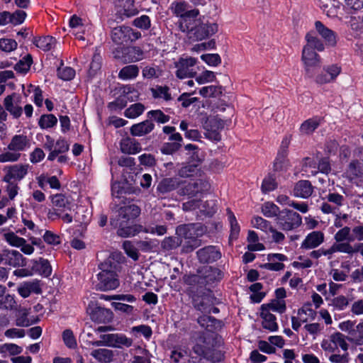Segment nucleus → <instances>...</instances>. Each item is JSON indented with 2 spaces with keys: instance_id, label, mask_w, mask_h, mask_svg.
I'll use <instances>...</instances> for the list:
<instances>
[{
  "instance_id": "nucleus-1",
  "label": "nucleus",
  "mask_w": 363,
  "mask_h": 363,
  "mask_svg": "<svg viewBox=\"0 0 363 363\" xmlns=\"http://www.w3.org/2000/svg\"><path fill=\"white\" fill-rule=\"evenodd\" d=\"M180 30L186 34L192 40H202L218 31V25L216 23L203 22L198 17L185 21L181 25Z\"/></svg>"
},
{
  "instance_id": "nucleus-2",
  "label": "nucleus",
  "mask_w": 363,
  "mask_h": 363,
  "mask_svg": "<svg viewBox=\"0 0 363 363\" xmlns=\"http://www.w3.org/2000/svg\"><path fill=\"white\" fill-rule=\"evenodd\" d=\"M140 213V208L134 203H128L121 206L118 210V220L111 221V225L118 228V235L121 237L135 235L137 230L129 223H131Z\"/></svg>"
},
{
  "instance_id": "nucleus-3",
  "label": "nucleus",
  "mask_w": 363,
  "mask_h": 363,
  "mask_svg": "<svg viewBox=\"0 0 363 363\" xmlns=\"http://www.w3.org/2000/svg\"><path fill=\"white\" fill-rule=\"evenodd\" d=\"M101 272L98 274V288L101 291L114 290L118 287L120 282L118 273L119 264L113 257H108L100 265Z\"/></svg>"
},
{
  "instance_id": "nucleus-4",
  "label": "nucleus",
  "mask_w": 363,
  "mask_h": 363,
  "mask_svg": "<svg viewBox=\"0 0 363 363\" xmlns=\"http://www.w3.org/2000/svg\"><path fill=\"white\" fill-rule=\"evenodd\" d=\"M89 344L96 347L105 346L122 349L130 347L133 344V340L123 334L111 333L103 335L101 336L100 340L89 342Z\"/></svg>"
},
{
  "instance_id": "nucleus-5",
  "label": "nucleus",
  "mask_w": 363,
  "mask_h": 363,
  "mask_svg": "<svg viewBox=\"0 0 363 363\" xmlns=\"http://www.w3.org/2000/svg\"><path fill=\"white\" fill-rule=\"evenodd\" d=\"M320 347L325 354H331L335 353L339 347L344 352H347L349 349V344L342 333L335 332L321 341Z\"/></svg>"
},
{
  "instance_id": "nucleus-6",
  "label": "nucleus",
  "mask_w": 363,
  "mask_h": 363,
  "mask_svg": "<svg viewBox=\"0 0 363 363\" xmlns=\"http://www.w3.org/2000/svg\"><path fill=\"white\" fill-rule=\"evenodd\" d=\"M177 235L179 237H184L189 240L188 245L185 246L186 252L191 251L199 245V242L196 238L202 234V230L199 232V225L196 224H190L180 225L177 228Z\"/></svg>"
},
{
  "instance_id": "nucleus-7",
  "label": "nucleus",
  "mask_w": 363,
  "mask_h": 363,
  "mask_svg": "<svg viewBox=\"0 0 363 363\" xmlns=\"http://www.w3.org/2000/svg\"><path fill=\"white\" fill-rule=\"evenodd\" d=\"M170 10L177 17H179V27L185 21L191 20L194 17H198L199 11L196 9H189V5L184 1H174L170 6Z\"/></svg>"
},
{
  "instance_id": "nucleus-8",
  "label": "nucleus",
  "mask_w": 363,
  "mask_h": 363,
  "mask_svg": "<svg viewBox=\"0 0 363 363\" xmlns=\"http://www.w3.org/2000/svg\"><path fill=\"white\" fill-rule=\"evenodd\" d=\"M3 237L9 245L20 248L25 255H30L34 252L35 249L33 245L28 243L25 238L18 236L16 233L7 231L4 233Z\"/></svg>"
},
{
  "instance_id": "nucleus-9",
  "label": "nucleus",
  "mask_w": 363,
  "mask_h": 363,
  "mask_svg": "<svg viewBox=\"0 0 363 363\" xmlns=\"http://www.w3.org/2000/svg\"><path fill=\"white\" fill-rule=\"evenodd\" d=\"M301 61L309 77H312L314 69L320 65V56L308 46H304L303 48Z\"/></svg>"
},
{
  "instance_id": "nucleus-10",
  "label": "nucleus",
  "mask_w": 363,
  "mask_h": 363,
  "mask_svg": "<svg viewBox=\"0 0 363 363\" xmlns=\"http://www.w3.org/2000/svg\"><path fill=\"white\" fill-rule=\"evenodd\" d=\"M277 224L284 230H291L301 224V217L296 212L284 211L277 218Z\"/></svg>"
},
{
  "instance_id": "nucleus-11",
  "label": "nucleus",
  "mask_w": 363,
  "mask_h": 363,
  "mask_svg": "<svg viewBox=\"0 0 363 363\" xmlns=\"http://www.w3.org/2000/svg\"><path fill=\"white\" fill-rule=\"evenodd\" d=\"M29 164H16L4 167V182H18L22 180L28 174Z\"/></svg>"
},
{
  "instance_id": "nucleus-12",
  "label": "nucleus",
  "mask_w": 363,
  "mask_h": 363,
  "mask_svg": "<svg viewBox=\"0 0 363 363\" xmlns=\"http://www.w3.org/2000/svg\"><path fill=\"white\" fill-rule=\"evenodd\" d=\"M197 62V60L192 57H182L175 62L176 76L179 79L192 77L195 72H192L193 67Z\"/></svg>"
},
{
  "instance_id": "nucleus-13",
  "label": "nucleus",
  "mask_w": 363,
  "mask_h": 363,
  "mask_svg": "<svg viewBox=\"0 0 363 363\" xmlns=\"http://www.w3.org/2000/svg\"><path fill=\"white\" fill-rule=\"evenodd\" d=\"M344 175L351 183L362 186L363 184V160H354L350 162Z\"/></svg>"
},
{
  "instance_id": "nucleus-14",
  "label": "nucleus",
  "mask_w": 363,
  "mask_h": 363,
  "mask_svg": "<svg viewBox=\"0 0 363 363\" xmlns=\"http://www.w3.org/2000/svg\"><path fill=\"white\" fill-rule=\"evenodd\" d=\"M224 127V122L217 118L208 119L204 124L205 136L213 142H218L221 139L220 131Z\"/></svg>"
},
{
  "instance_id": "nucleus-15",
  "label": "nucleus",
  "mask_w": 363,
  "mask_h": 363,
  "mask_svg": "<svg viewBox=\"0 0 363 363\" xmlns=\"http://www.w3.org/2000/svg\"><path fill=\"white\" fill-rule=\"evenodd\" d=\"M341 72V67L337 65H331L323 67L322 72L315 77V82L324 84L333 82Z\"/></svg>"
},
{
  "instance_id": "nucleus-16",
  "label": "nucleus",
  "mask_w": 363,
  "mask_h": 363,
  "mask_svg": "<svg viewBox=\"0 0 363 363\" xmlns=\"http://www.w3.org/2000/svg\"><path fill=\"white\" fill-rule=\"evenodd\" d=\"M215 203L211 201V203L208 201L202 203L200 200L191 199L183 203V208L185 211L194 210L199 208L201 212L208 216L213 215L216 209L214 208Z\"/></svg>"
},
{
  "instance_id": "nucleus-17",
  "label": "nucleus",
  "mask_w": 363,
  "mask_h": 363,
  "mask_svg": "<svg viewBox=\"0 0 363 363\" xmlns=\"http://www.w3.org/2000/svg\"><path fill=\"white\" fill-rule=\"evenodd\" d=\"M314 25L316 32L324 40L326 45L332 47L336 45L337 35L333 30L319 21H316Z\"/></svg>"
},
{
  "instance_id": "nucleus-18",
  "label": "nucleus",
  "mask_w": 363,
  "mask_h": 363,
  "mask_svg": "<svg viewBox=\"0 0 363 363\" xmlns=\"http://www.w3.org/2000/svg\"><path fill=\"white\" fill-rule=\"evenodd\" d=\"M69 25L72 29V34L75 37L81 40H84V34L85 33L88 25L85 23V21L77 15H73L69 21Z\"/></svg>"
},
{
  "instance_id": "nucleus-19",
  "label": "nucleus",
  "mask_w": 363,
  "mask_h": 363,
  "mask_svg": "<svg viewBox=\"0 0 363 363\" xmlns=\"http://www.w3.org/2000/svg\"><path fill=\"white\" fill-rule=\"evenodd\" d=\"M131 35L138 38V35L133 32V30L128 26H119L114 28L112 30L111 37L113 40L121 44L131 39Z\"/></svg>"
},
{
  "instance_id": "nucleus-20",
  "label": "nucleus",
  "mask_w": 363,
  "mask_h": 363,
  "mask_svg": "<svg viewBox=\"0 0 363 363\" xmlns=\"http://www.w3.org/2000/svg\"><path fill=\"white\" fill-rule=\"evenodd\" d=\"M286 260V256L283 254H269L267 255L268 262L264 264L262 267L272 271H280L284 267V264L282 262Z\"/></svg>"
},
{
  "instance_id": "nucleus-21",
  "label": "nucleus",
  "mask_w": 363,
  "mask_h": 363,
  "mask_svg": "<svg viewBox=\"0 0 363 363\" xmlns=\"http://www.w3.org/2000/svg\"><path fill=\"white\" fill-rule=\"evenodd\" d=\"M6 109L14 117L18 118L21 115V97L17 94L8 96L4 99Z\"/></svg>"
},
{
  "instance_id": "nucleus-22",
  "label": "nucleus",
  "mask_w": 363,
  "mask_h": 363,
  "mask_svg": "<svg viewBox=\"0 0 363 363\" xmlns=\"http://www.w3.org/2000/svg\"><path fill=\"white\" fill-rule=\"evenodd\" d=\"M197 256L202 262H212L220 258V251L214 246H208L197 252Z\"/></svg>"
},
{
  "instance_id": "nucleus-23",
  "label": "nucleus",
  "mask_w": 363,
  "mask_h": 363,
  "mask_svg": "<svg viewBox=\"0 0 363 363\" xmlns=\"http://www.w3.org/2000/svg\"><path fill=\"white\" fill-rule=\"evenodd\" d=\"M324 241V234L321 231H313L307 235L301 243V248L313 249L318 247Z\"/></svg>"
},
{
  "instance_id": "nucleus-24",
  "label": "nucleus",
  "mask_w": 363,
  "mask_h": 363,
  "mask_svg": "<svg viewBox=\"0 0 363 363\" xmlns=\"http://www.w3.org/2000/svg\"><path fill=\"white\" fill-rule=\"evenodd\" d=\"M31 262L33 274H39L45 277H48L51 275L52 267L47 259L40 258L38 260L33 259Z\"/></svg>"
},
{
  "instance_id": "nucleus-25",
  "label": "nucleus",
  "mask_w": 363,
  "mask_h": 363,
  "mask_svg": "<svg viewBox=\"0 0 363 363\" xmlns=\"http://www.w3.org/2000/svg\"><path fill=\"white\" fill-rule=\"evenodd\" d=\"M18 294L23 298H27L31 293L40 294L41 288L38 280L26 281L21 284L18 288Z\"/></svg>"
},
{
  "instance_id": "nucleus-26",
  "label": "nucleus",
  "mask_w": 363,
  "mask_h": 363,
  "mask_svg": "<svg viewBox=\"0 0 363 363\" xmlns=\"http://www.w3.org/2000/svg\"><path fill=\"white\" fill-rule=\"evenodd\" d=\"M6 262L10 266L23 267L26 265V258L18 251L8 250L4 251Z\"/></svg>"
},
{
  "instance_id": "nucleus-27",
  "label": "nucleus",
  "mask_w": 363,
  "mask_h": 363,
  "mask_svg": "<svg viewBox=\"0 0 363 363\" xmlns=\"http://www.w3.org/2000/svg\"><path fill=\"white\" fill-rule=\"evenodd\" d=\"M260 316L262 318V325L264 329L271 332L277 330L278 324L274 315L267 311V309L260 308Z\"/></svg>"
},
{
  "instance_id": "nucleus-28",
  "label": "nucleus",
  "mask_w": 363,
  "mask_h": 363,
  "mask_svg": "<svg viewBox=\"0 0 363 363\" xmlns=\"http://www.w3.org/2000/svg\"><path fill=\"white\" fill-rule=\"evenodd\" d=\"M313 193V186L310 182L301 180L297 182L294 189V195L296 197L306 199Z\"/></svg>"
},
{
  "instance_id": "nucleus-29",
  "label": "nucleus",
  "mask_w": 363,
  "mask_h": 363,
  "mask_svg": "<svg viewBox=\"0 0 363 363\" xmlns=\"http://www.w3.org/2000/svg\"><path fill=\"white\" fill-rule=\"evenodd\" d=\"M120 147L122 152L128 155H135L141 150L140 144L130 138H125L121 140Z\"/></svg>"
},
{
  "instance_id": "nucleus-30",
  "label": "nucleus",
  "mask_w": 363,
  "mask_h": 363,
  "mask_svg": "<svg viewBox=\"0 0 363 363\" xmlns=\"http://www.w3.org/2000/svg\"><path fill=\"white\" fill-rule=\"evenodd\" d=\"M154 128V124L147 120L135 124L130 128V133L133 136L140 137L150 133Z\"/></svg>"
},
{
  "instance_id": "nucleus-31",
  "label": "nucleus",
  "mask_w": 363,
  "mask_h": 363,
  "mask_svg": "<svg viewBox=\"0 0 363 363\" xmlns=\"http://www.w3.org/2000/svg\"><path fill=\"white\" fill-rule=\"evenodd\" d=\"M30 146L29 140L25 135H15L10 144L9 145V149L13 151H23L28 148Z\"/></svg>"
},
{
  "instance_id": "nucleus-32",
  "label": "nucleus",
  "mask_w": 363,
  "mask_h": 363,
  "mask_svg": "<svg viewBox=\"0 0 363 363\" xmlns=\"http://www.w3.org/2000/svg\"><path fill=\"white\" fill-rule=\"evenodd\" d=\"M346 339L356 346L363 345V321L359 323L352 330L350 331V337Z\"/></svg>"
},
{
  "instance_id": "nucleus-33",
  "label": "nucleus",
  "mask_w": 363,
  "mask_h": 363,
  "mask_svg": "<svg viewBox=\"0 0 363 363\" xmlns=\"http://www.w3.org/2000/svg\"><path fill=\"white\" fill-rule=\"evenodd\" d=\"M51 201L56 209L61 211H71L72 206L69 200L62 194H55L52 196Z\"/></svg>"
},
{
  "instance_id": "nucleus-34",
  "label": "nucleus",
  "mask_w": 363,
  "mask_h": 363,
  "mask_svg": "<svg viewBox=\"0 0 363 363\" xmlns=\"http://www.w3.org/2000/svg\"><path fill=\"white\" fill-rule=\"evenodd\" d=\"M319 6L329 18H335L338 14V6L335 0H320Z\"/></svg>"
},
{
  "instance_id": "nucleus-35",
  "label": "nucleus",
  "mask_w": 363,
  "mask_h": 363,
  "mask_svg": "<svg viewBox=\"0 0 363 363\" xmlns=\"http://www.w3.org/2000/svg\"><path fill=\"white\" fill-rule=\"evenodd\" d=\"M261 308L267 309L269 312H275L278 313H284L286 311V306L284 300L272 299L269 303L262 304Z\"/></svg>"
},
{
  "instance_id": "nucleus-36",
  "label": "nucleus",
  "mask_w": 363,
  "mask_h": 363,
  "mask_svg": "<svg viewBox=\"0 0 363 363\" xmlns=\"http://www.w3.org/2000/svg\"><path fill=\"white\" fill-rule=\"evenodd\" d=\"M91 355L101 363H108L113 359V352L108 349H96L91 351Z\"/></svg>"
},
{
  "instance_id": "nucleus-37",
  "label": "nucleus",
  "mask_w": 363,
  "mask_h": 363,
  "mask_svg": "<svg viewBox=\"0 0 363 363\" xmlns=\"http://www.w3.org/2000/svg\"><path fill=\"white\" fill-rule=\"evenodd\" d=\"M179 185V182L176 178H167L162 180L157 186V191L162 194H166L176 189Z\"/></svg>"
},
{
  "instance_id": "nucleus-38",
  "label": "nucleus",
  "mask_w": 363,
  "mask_h": 363,
  "mask_svg": "<svg viewBox=\"0 0 363 363\" xmlns=\"http://www.w3.org/2000/svg\"><path fill=\"white\" fill-rule=\"evenodd\" d=\"M129 352L133 355L131 363H151L147 356V351L140 347L130 349Z\"/></svg>"
},
{
  "instance_id": "nucleus-39",
  "label": "nucleus",
  "mask_w": 363,
  "mask_h": 363,
  "mask_svg": "<svg viewBox=\"0 0 363 363\" xmlns=\"http://www.w3.org/2000/svg\"><path fill=\"white\" fill-rule=\"evenodd\" d=\"M317 166L318 157L315 159L309 157L306 158L302 168V172H304L303 173V175H306L307 177L315 175L318 173Z\"/></svg>"
},
{
  "instance_id": "nucleus-40",
  "label": "nucleus",
  "mask_w": 363,
  "mask_h": 363,
  "mask_svg": "<svg viewBox=\"0 0 363 363\" xmlns=\"http://www.w3.org/2000/svg\"><path fill=\"white\" fill-rule=\"evenodd\" d=\"M198 323L208 331H213L220 326V323L214 318L203 315L199 317Z\"/></svg>"
},
{
  "instance_id": "nucleus-41",
  "label": "nucleus",
  "mask_w": 363,
  "mask_h": 363,
  "mask_svg": "<svg viewBox=\"0 0 363 363\" xmlns=\"http://www.w3.org/2000/svg\"><path fill=\"white\" fill-rule=\"evenodd\" d=\"M201 181L189 183L179 189V194L181 195H188L191 196H196L198 193L201 191Z\"/></svg>"
},
{
  "instance_id": "nucleus-42",
  "label": "nucleus",
  "mask_w": 363,
  "mask_h": 363,
  "mask_svg": "<svg viewBox=\"0 0 363 363\" xmlns=\"http://www.w3.org/2000/svg\"><path fill=\"white\" fill-rule=\"evenodd\" d=\"M16 304L13 297L6 294V288L0 285V308L11 309Z\"/></svg>"
},
{
  "instance_id": "nucleus-43",
  "label": "nucleus",
  "mask_w": 363,
  "mask_h": 363,
  "mask_svg": "<svg viewBox=\"0 0 363 363\" xmlns=\"http://www.w3.org/2000/svg\"><path fill=\"white\" fill-rule=\"evenodd\" d=\"M306 40L307 44L305 46H308L314 50L323 51L325 46L322 40L315 35L314 33L311 31L308 32L306 35Z\"/></svg>"
},
{
  "instance_id": "nucleus-44",
  "label": "nucleus",
  "mask_w": 363,
  "mask_h": 363,
  "mask_svg": "<svg viewBox=\"0 0 363 363\" xmlns=\"http://www.w3.org/2000/svg\"><path fill=\"white\" fill-rule=\"evenodd\" d=\"M123 60L125 62H135L142 60L143 52L139 48H127L123 51Z\"/></svg>"
},
{
  "instance_id": "nucleus-45",
  "label": "nucleus",
  "mask_w": 363,
  "mask_h": 363,
  "mask_svg": "<svg viewBox=\"0 0 363 363\" xmlns=\"http://www.w3.org/2000/svg\"><path fill=\"white\" fill-rule=\"evenodd\" d=\"M139 73V69L136 65H128L121 69L118 74L120 79L130 80L135 78Z\"/></svg>"
},
{
  "instance_id": "nucleus-46",
  "label": "nucleus",
  "mask_w": 363,
  "mask_h": 363,
  "mask_svg": "<svg viewBox=\"0 0 363 363\" xmlns=\"http://www.w3.org/2000/svg\"><path fill=\"white\" fill-rule=\"evenodd\" d=\"M33 43L36 47L43 50L48 51L52 49L55 43V40L51 36H45L35 39Z\"/></svg>"
},
{
  "instance_id": "nucleus-47",
  "label": "nucleus",
  "mask_w": 363,
  "mask_h": 363,
  "mask_svg": "<svg viewBox=\"0 0 363 363\" xmlns=\"http://www.w3.org/2000/svg\"><path fill=\"white\" fill-rule=\"evenodd\" d=\"M320 123V119L318 118H310L301 124L300 130L303 134H311L318 128Z\"/></svg>"
},
{
  "instance_id": "nucleus-48",
  "label": "nucleus",
  "mask_w": 363,
  "mask_h": 363,
  "mask_svg": "<svg viewBox=\"0 0 363 363\" xmlns=\"http://www.w3.org/2000/svg\"><path fill=\"white\" fill-rule=\"evenodd\" d=\"M145 111V106L140 103H136L130 106L124 112L125 117L135 118L140 116Z\"/></svg>"
},
{
  "instance_id": "nucleus-49",
  "label": "nucleus",
  "mask_w": 363,
  "mask_h": 363,
  "mask_svg": "<svg viewBox=\"0 0 363 363\" xmlns=\"http://www.w3.org/2000/svg\"><path fill=\"white\" fill-rule=\"evenodd\" d=\"M23 351L22 347L13 343H5L0 345V353L4 357L7 354L10 355H16L21 353Z\"/></svg>"
},
{
  "instance_id": "nucleus-50",
  "label": "nucleus",
  "mask_w": 363,
  "mask_h": 363,
  "mask_svg": "<svg viewBox=\"0 0 363 363\" xmlns=\"http://www.w3.org/2000/svg\"><path fill=\"white\" fill-rule=\"evenodd\" d=\"M298 315L303 322H307L308 320H314L316 313L311 308L309 304L304 305L298 311Z\"/></svg>"
},
{
  "instance_id": "nucleus-51",
  "label": "nucleus",
  "mask_w": 363,
  "mask_h": 363,
  "mask_svg": "<svg viewBox=\"0 0 363 363\" xmlns=\"http://www.w3.org/2000/svg\"><path fill=\"white\" fill-rule=\"evenodd\" d=\"M222 93V87L219 86H203L199 90V94L203 97H216Z\"/></svg>"
},
{
  "instance_id": "nucleus-52",
  "label": "nucleus",
  "mask_w": 363,
  "mask_h": 363,
  "mask_svg": "<svg viewBox=\"0 0 363 363\" xmlns=\"http://www.w3.org/2000/svg\"><path fill=\"white\" fill-rule=\"evenodd\" d=\"M336 252H342L346 253L349 255H353L354 253H357L356 250V244L352 246L350 242H337L335 241V243L333 244Z\"/></svg>"
},
{
  "instance_id": "nucleus-53",
  "label": "nucleus",
  "mask_w": 363,
  "mask_h": 363,
  "mask_svg": "<svg viewBox=\"0 0 363 363\" xmlns=\"http://www.w3.org/2000/svg\"><path fill=\"white\" fill-rule=\"evenodd\" d=\"M151 92L155 99H162L166 101L171 99V94L167 86H156L151 89Z\"/></svg>"
},
{
  "instance_id": "nucleus-54",
  "label": "nucleus",
  "mask_w": 363,
  "mask_h": 363,
  "mask_svg": "<svg viewBox=\"0 0 363 363\" xmlns=\"http://www.w3.org/2000/svg\"><path fill=\"white\" fill-rule=\"evenodd\" d=\"M330 305L336 311H344L349 305L348 298L343 296H337L331 300Z\"/></svg>"
},
{
  "instance_id": "nucleus-55",
  "label": "nucleus",
  "mask_w": 363,
  "mask_h": 363,
  "mask_svg": "<svg viewBox=\"0 0 363 363\" xmlns=\"http://www.w3.org/2000/svg\"><path fill=\"white\" fill-rule=\"evenodd\" d=\"M200 170L197 165L195 164H186L181 167L179 170V175L182 177H189L194 175H198Z\"/></svg>"
},
{
  "instance_id": "nucleus-56",
  "label": "nucleus",
  "mask_w": 363,
  "mask_h": 363,
  "mask_svg": "<svg viewBox=\"0 0 363 363\" xmlns=\"http://www.w3.org/2000/svg\"><path fill=\"white\" fill-rule=\"evenodd\" d=\"M57 123V119L52 114L43 115L39 120V125L43 129L52 128Z\"/></svg>"
},
{
  "instance_id": "nucleus-57",
  "label": "nucleus",
  "mask_w": 363,
  "mask_h": 363,
  "mask_svg": "<svg viewBox=\"0 0 363 363\" xmlns=\"http://www.w3.org/2000/svg\"><path fill=\"white\" fill-rule=\"evenodd\" d=\"M32 62L31 55H27L15 65V69L18 72L26 73L30 69Z\"/></svg>"
},
{
  "instance_id": "nucleus-58",
  "label": "nucleus",
  "mask_w": 363,
  "mask_h": 363,
  "mask_svg": "<svg viewBox=\"0 0 363 363\" xmlns=\"http://www.w3.org/2000/svg\"><path fill=\"white\" fill-rule=\"evenodd\" d=\"M182 244V240L178 237H168L162 242V247L165 250L176 249Z\"/></svg>"
},
{
  "instance_id": "nucleus-59",
  "label": "nucleus",
  "mask_w": 363,
  "mask_h": 363,
  "mask_svg": "<svg viewBox=\"0 0 363 363\" xmlns=\"http://www.w3.org/2000/svg\"><path fill=\"white\" fill-rule=\"evenodd\" d=\"M16 41L11 38H0V50L5 52H11L17 48Z\"/></svg>"
},
{
  "instance_id": "nucleus-60",
  "label": "nucleus",
  "mask_w": 363,
  "mask_h": 363,
  "mask_svg": "<svg viewBox=\"0 0 363 363\" xmlns=\"http://www.w3.org/2000/svg\"><path fill=\"white\" fill-rule=\"evenodd\" d=\"M262 212L264 216L272 218L278 215L279 208L273 203L266 202L262 207Z\"/></svg>"
},
{
  "instance_id": "nucleus-61",
  "label": "nucleus",
  "mask_w": 363,
  "mask_h": 363,
  "mask_svg": "<svg viewBox=\"0 0 363 363\" xmlns=\"http://www.w3.org/2000/svg\"><path fill=\"white\" fill-rule=\"evenodd\" d=\"M188 357V352L182 348H177L172 351L171 358L175 363H186Z\"/></svg>"
},
{
  "instance_id": "nucleus-62",
  "label": "nucleus",
  "mask_w": 363,
  "mask_h": 363,
  "mask_svg": "<svg viewBox=\"0 0 363 363\" xmlns=\"http://www.w3.org/2000/svg\"><path fill=\"white\" fill-rule=\"evenodd\" d=\"M350 233L351 229L349 227L345 226L335 234L334 239L337 242H343L345 240L352 241Z\"/></svg>"
},
{
  "instance_id": "nucleus-63",
  "label": "nucleus",
  "mask_w": 363,
  "mask_h": 363,
  "mask_svg": "<svg viewBox=\"0 0 363 363\" xmlns=\"http://www.w3.org/2000/svg\"><path fill=\"white\" fill-rule=\"evenodd\" d=\"M286 150L285 149L281 150L277 154V156L274 162V167L276 170H282L287 165Z\"/></svg>"
},
{
  "instance_id": "nucleus-64",
  "label": "nucleus",
  "mask_w": 363,
  "mask_h": 363,
  "mask_svg": "<svg viewBox=\"0 0 363 363\" xmlns=\"http://www.w3.org/2000/svg\"><path fill=\"white\" fill-rule=\"evenodd\" d=\"M124 96L130 101H136L139 97V93L131 85H126L121 88Z\"/></svg>"
}]
</instances>
